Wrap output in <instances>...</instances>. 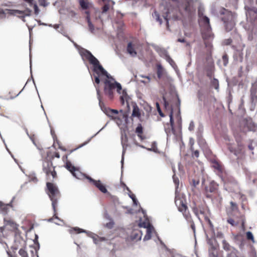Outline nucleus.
Listing matches in <instances>:
<instances>
[{
  "mask_svg": "<svg viewBox=\"0 0 257 257\" xmlns=\"http://www.w3.org/2000/svg\"><path fill=\"white\" fill-rule=\"evenodd\" d=\"M116 89V91L120 96V101L122 105H124L126 102L128 106V100L129 96L125 90H122V87L120 83L116 82L114 79L109 76V78L106 79L104 81V93L108 96L110 100H112L114 98V91Z\"/></svg>",
  "mask_w": 257,
  "mask_h": 257,
  "instance_id": "nucleus-1",
  "label": "nucleus"
},
{
  "mask_svg": "<svg viewBox=\"0 0 257 257\" xmlns=\"http://www.w3.org/2000/svg\"><path fill=\"white\" fill-rule=\"evenodd\" d=\"M199 16L201 18V23L202 26V36L204 40V45L207 49V54L209 56H211L212 45L210 39L213 38V34L211 32V28L210 25L209 19L202 14L199 13Z\"/></svg>",
  "mask_w": 257,
  "mask_h": 257,
  "instance_id": "nucleus-2",
  "label": "nucleus"
},
{
  "mask_svg": "<svg viewBox=\"0 0 257 257\" xmlns=\"http://www.w3.org/2000/svg\"><path fill=\"white\" fill-rule=\"evenodd\" d=\"M46 186L47 188V193L52 201V206L54 211L53 217L58 219L57 207L58 200L61 198L60 192L57 186L52 183L47 182Z\"/></svg>",
  "mask_w": 257,
  "mask_h": 257,
  "instance_id": "nucleus-3",
  "label": "nucleus"
},
{
  "mask_svg": "<svg viewBox=\"0 0 257 257\" xmlns=\"http://www.w3.org/2000/svg\"><path fill=\"white\" fill-rule=\"evenodd\" d=\"M81 55L88 60L89 63L94 66L93 71L97 75H100V73L107 78H109V75L107 71L104 69L102 66L99 64L98 60L91 54L88 50L83 49L81 51Z\"/></svg>",
  "mask_w": 257,
  "mask_h": 257,
  "instance_id": "nucleus-4",
  "label": "nucleus"
},
{
  "mask_svg": "<svg viewBox=\"0 0 257 257\" xmlns=\"http://www.w3.org/2000/svg\"><path fill=\"white\" fill-rule=\"evenodd\" d=\"M175 202L176 206L178 208V209L179 211L181 212L184 217L186 219L191 223V228L195 232V224L193 222L191 215L188 210V207L186 205V201L183 198H181L179 196H176L175 199Z\"/></svg>",
  "mask_w": 257,
  "mask_h": 257,
  "instance_id": "nucleus-5",
  "label": "nucleus"
},
{
  "mask_svg": "<svg viewBox=\"0 0 257 257\" xmlns=\"http://www.w3.org/2000/svg\"><path fill=\"white\" fill-rule=\"evenodd\" d=\"M205 196L211 200H221L222 198L218 191V184L214 181H211L205 188Z\"/></svg>",
  "mask_w": 257,
  "mask_h": 257,
  "instance_id": "nucleus-6",
  "label": "nucleus"
},
{
  "mask_svg": "<svg viewBox=\"0 0 257 257\" xmlns=\"http://www.w3.org/2000/svg\"><path fill=\"white\" fill-rule=\"evenodd\" d=\"M221 14L223 15L221 19L223 22L226 32L231 31L234 29L235 25L233 14L225 9H224V12Z\"/></svg>",
  "mask_w": 257,
  "mask_h": 257,
  "instance_id": "nucleus-7",
  "label": "nucleus"
},
{
  "mask_svg": "<svg viewBox=\"0 0 257 257\" xmlns=\"http://www.w3.org/2000/svg\"><path fill=\"white\" fill-rule=\"evenodd\" d=\"M105 113L111 119L114 120L118 125H121L123 121L127 123L128 117L125 113L119 115L117 110L110 108L106 109Z\"/></svg>",
  "mask_w": 257,
  "mask_h": 257,
  "instance_id": "nucleus-8",
  "label": "nucleus"
},
{
  "mask_svg": "<svg viewBox=\"0 0 257 257\" xmlns=\"http://www.w3.org/2000/svg\"><path fill=\"white\" fill-rule=\"evenodd\" d=\"M43 170L48 179H50V176L52 177L53 180L57 178V173L52 162L45 161L43 164Z\"/></svg>",
  "mask_w": 257,
  "mask_h": 257,
  "instance_id": "nucleus-9",
  "label": "nucleus"
},
{
  "mask_svg": "<svg viewBox=\"0 0 257 257\" xmlns=\"http://www.w3.org/2000/svg\"><path fill=\"white\" fill-rule=\"evenodd\" d=\"M12 250L7 251V253L10 257H29L27 252L24 248H21L18 251L19 255L16 253L17 248L12 247Z\"/></svg>",
  "mask_w": 257,
  "mask_h": 257,
  "instance_id": "nucleus-10",
  "label": "nucleus"
},
{
  "mask_svg": "<svg viewBox=\"0 0 257 257\" xmlns=\"http://www.w3.org/2000/svg\"><path fill=\"white\" fill-rule=\"evenodd\" d=\"M86 179L89 182L96 187L101 192L106 193L107 191L106 187L103 185L100 180H95L89 176H86Z\"/></svg>",
  "mask_w": 257,
  "mask_h": 257,
  "instance_id": "nucleus-11",
  "label": "nucleus"
},
{
  "mask_svg": "<svg viewBox=\"0 0 257 257\" xmlns=\"http://www.w3.org/2000/svg\"><path fill=\"white\" fill-rule=\"evenodd\" d=\"M237 147H235L232 146L231 145H228V149L231 153H233L235 156H237L238 155L242 154L243 148V145H242L241 142L238 141H237Z\"/></svg>",
  "mask_w": 257,
  "mask_h": 257,
  "instance_id": "nucleus-12",
  "label": "nucleus"
},
{
  "mask_svg": "<svg viewBox=\"0 0 257 257\" xmlns=\"http://www.w3.org/2000/svg\"><path fill=\"white\" fill-rule=\"evenodd\" d=\"M65 167L66 169L69 170L74 177H75L76 178L79 179V176L81 175L80 172L77 168L73 166L70 162L67 161L66 163Z\"/></svg>",
  "mask_w": 257,
  "mask_h": 257,
  "instance_id": "nucleus-13",
  "label": "nucleus"
},
{
  "mask_svg": "<svg viewBox=\"0 0 257 257\" xmlns=\"http://www.w3.org/2000/svg\"><path fill=\"white\" fill-rule=\"evenodd\" d=\"M243 124L248 131L255 132L257 129V125L253 122L251 118L243 120Z\"/></svg>",
  "mask_w": 257,
  "mask_h": 257,
  "instance_id": "nucleus-14",
  "label": "nucleus"
},
{
  "mask_svg": "<svg viewBox=\"0 0 257 257\" xmlns=\"http://www.w3.org/2000/svg\"><path fill=\"white\" fill-rule=\"evenodd\" d=\"M210 247L208 249L209 257H219V250L217 246L214 245L211 241H209Z\"/></svg>",
  "mask_w": 257,
  "mask_h": 257,
  "instance_id": "nucleus-15",
  "label": "nucleus"
},
{
  "mask_svg": "<svg viewBox=\"0 0 257 257\" xmlns=\"http://www.w3.org/2000/svg\"><path fill=\"white\" fill-rule=\"evenodd\" d=\"M246 15L251 20L257 21V8L255 7L249 8Z\"/></svg>",
  "mask_w": 257,
  "mask_h": 257,
  "instance_id": "nucleus-16",
  "label": "nucleus"
},
{
  "mask_svg": "<svg viewBox=\"0 0 257 257\" xmlns=\"http://www.w3.org/2000/svg\"><path fill=\"white\" fill-rule=\"evenodd\" d=\"M170 125L169 126V127L168 128H165V132L167 135H171V133H173L175 134V130L174 128V119H173V110H172L170 115Z\"/></svg>",
  "mask_w": 257,
  "mask_h": 257,
  "instance_id": "nucleus-17",
  "label": "nucleus"
},
{
  "mask_svg": "<svg viewBox=\"0 0 257 257\" xmlns=\"http://www.w3.org/2000/svg\"><path fill=\"white\" fill-rule=\"evenodd\" d=\"M141 114L142 110L139 108V106L136 104H134L131 117H136L141 120Z\"/></svg>",
  "mask_w": 257,
  "mask_h": 257,
  "instance_id": "nucleus-18",
  "label": "nucleus"
},
{
  "mask_svg": "<svg viewBox=\"0 0 257 257\" xmlns=\"http://www.w3.org/2000/svg\"><path fill=\"white\" fill-rule=\"evenodd\" d=\"M136 48V46L135 44H133L132 42H129L127 44L126 50L128 53H129L131 56L134 57L137 55Z\"/></svg>",
  "mask_w": 257,
  "mask_h": 257,
  "instance_id": "nucleus-19",
  "label": "nucleus"
},
{
  "mask_svg": "<svg viewBox=\"0 0 257 257\" xmlns=\"http://www.w3.org/2000/svg\"><path fill=\"white\" fill-rule=\"evenodd\" d=\"M135 132L141 140L143 141L146 139V137L144 135L143 127L141 123L138 124Z\"/></svg>",
  "mask_w": 257,
  "mask_h": 257,
  "instance_id": "nucleus-20",
  "label": "nucleus"
},
{
  "mask_svg": "<svg viewBox=\"0 0 257 257\" xmlns=\"http://www.w3.org/2000/svg\"><path fill=\"white\" fill-rule=\"evenodd\" d=\"M6 225L13 231L17 232L18 230L19 225L12 220L6 221Z\"/></svg>",
  "mask_w": 257,
  "mask_h": 257,
  "instance_id": "nucleus-21",
  "label": "nucleus"
},
{
  "mask_svg": "<svg viewBox=\"0 0 257 257\" xmlns=\"http://www.w3.org/2000/svg\"><path fill=\"white\" fill-rule=\"evenodd\" d=\"M12 207L10 203L4 204L0 201V210L4 214H7L10 208Z\"/></svg>",
  "mask_w": 257,
  "mask_h": 257,
  "instance_id": "nucleus-22",
  "label": "nucleus"
},
{
  "mask_svg": "<svg viewBox=\"0 0 257 257\" xmlns=\"http://www.w3.org/2000/svg\"><path fill=\"white\" fill-rule=\"evenodd\" d=\"M142 233L140 230H135L131 234V238L133 240H139L141 239Z\"/></svg>",
  "mask_w": 257,
  "mask_h": 257,
  "instance_id": "nucleus-23",
  "label": "nucleus"
},
{
  "mask_svg": "<svg viewBox=\"0 0 257 257\" xmlns=\"http://www.w3.org/2000/svg\"><path fill=\"white\" fill-rule=\"evenodd\" d=\"M222 247L225 250L230 252L232 251L233 249H235L234 247L230 245L225 240L222 241Z\"/></svg>",
  "mask_w": 257,
  "mask_h": 257,
  "instance_id": "nucleus-24",
  "label": "nucleus"
},
{
  "mask_svg": "<svg viewBox=\"0 0 257 257\" xmlns=\"http://www.w3.org/2000/svg\"><path fill=\"white\" fill-rule=\"evenodd\" d=\"M127 137L126 135H124V137H122L121 139V144L123 148V154L125 151L126 148L127 147L128 145L127 144Z\"/></svg>",
  "mask_w": 257,
  "mask_h": 257,
  "instance_id": "nucleus-25",
  "label": "nucleus"
},
{
  "mask_svg": "<svg viewBox=\"0 0 257 257\" xmlns=\"http://www.w3.org/2000/svg\"><path fill=\"white\" fill-rule=\"evenodd\" d=\"M79 4L83 10H87L89 8V4L88 2L84 0H79Z\"/></svg>",
  "mask_w": 257,
  "mask_h": 257,
  "instance_id": "nucleus-26",
  "label": "nucleus"
},
{
  "mask_svg": "<svg viewBox=\"0 0 257 257\" xmlns=\"http://www.w3.org/2000/svg\"><path fill=\"white\" fill-rule=\"evenodd\" d=\"M86 20L87 21L88 28L89 31L92 33H93L94 31V27L93 25L92 24V23L90 21V17L89 16H87L86 17Z\"/></svg>",
  "mask_w": 257,
  "mask_h": 257,
  "instance_id": "nucleus-27",
  "label": "nucleus"
},
{
  "mask_svg": "<svg viewBox=\"0 0 257 257\" xmlns=\"http://www.w3.org/2000/svg\"><path fill=\"white\" fill-rule=\"evenodd\" d=\"M213 167L217 170L219 172H222L223 171V167L222 165L217 161H214L213 163Z\"/></svg>",
  "mask_w": 257,
  "mask_h": 257,
  "instance_id": "nucleus-28",
  "label": "nucleus"
},
{
  "mask_svg": "<svg viewBox=\"0 0 257 257\" xmlns=\"http://www.w3.org/2000/svg\"><path fill=\"white\" fill-rule=\"evenodd\" d=\"M73 232H74L75 233H80L82 232H85V230L79 227H75L70 230V233H72Z\"/></svg>",
  "mask_w": 257,
  "mask_h": 257,
  "instance_id": "nucleus-29",
  "label": "nucleus"
},
{
  "mask_svg": "<svg viewBox=\"0 0 257 257\" xmlns=\"http://www.w3.org/2000/svg\"><path fill=\"white\" fill-rule=\"evenodd\" d=\"M164 70L162 67L160 65L157 67V76L159 78H161L163 75Z\"/></svg>",
  "mask_w": 257,
  "mask_h": 257,
  "instance_id": "nucleus-30",
  "label": "nucleus"
},
{
  "mask_svg": "<svg viewBox=\"0 0 257 257\" xmlns=\"http://www.w3.org/2000/svg\"><path fill=\"white\" fill-rule=\"evenodd\" d=\"M153 16L154 18L156 19V21L160 23V25L162 24V20L160 18V15L157 12L155 11L154 14H153Z\"/></svg>",
  "mask_w": 257,
  "mask_h": 257,
  "instance_id": "nucleus-31",
  "label": "nucleus"
},
{
  "mask_svg": "<svg viewBox=\"0 0 257 257\" xmlns=\"http://www.w3.org/2000/svg\"><path fill=\"white\" fill-rule=\"evenodd\" d=\"M246 237L247 240H251L252 242H254L253 235L250 231L246 232Z\"/></svg>",
  "mask_w": 257,
  "mask_h": 257,
  "instance_id": "nucleus-32",
  "label": "nucleus"
},
{
  "mask_svg": "<svg viewBox=\"0 0 257 257\" xmlns=\"http://www.w3.org/2000/svg\"><path fill=\"white\" fill-rule=\"evenodd\" d=\"M237 252L236 249H233L232 251L227 253L226 257H238L237 255Z\"/></svg>",
  "mask_w": 257,
  "mask_h": 257,
  "instance_id": "nucleus-33",
  "label": "nucleus"
},
{
  "mask_svg": "<svg viewBox=\"0 0 257 257\" xmlns=\"http://www.w3.org/2000/svg\"><path fill=\"white\" fill-rule=\"evenodd\" d=\"M211 85L215 89H218L219 88V82L217 79L214 78L211 81Z\"/></svg>",
  "mask_w": 257,
  "mask_h": 257,
  "instance_id": "nucleus-34",
  "label": "nucleus"
},
{
  "mask_svg": "<svg viewBox=\"0 0 257 257\" xmlns=\"http://www.w3.org/2000/svg\"><path fill=\"white\" fill-rule=\"evenodd\" d=\"M151 232H152L151 228H148V230H147V234L145 236L144 240H146L150 239L151 237Z\"/></svg>",
  "mask_w": 257,
  "mask_h": 257,
  "instance_id": "nucleus-35",
  "label": "nucleus"
},
{
  "mask_svg": "<svg viewBox=\"0 0 257 257\" xmlns=\"http://www.w3.org/2000/svg\"><path fill=\"white\" fill-rule=\"evenodd\" d=\"M139 225L141 227L147 228V230H148V228H151V225L149 223H147V222H146L145 221L142 222H140L139 223Z\"/></svg>",
  "mask_w": 257,
  "mask_h": 257,
  "instance_id": "nucleus-36",
  "label": "nucleus"
},
{
  "mask_svg": "<svg viewBox=\"0 0 257 257\" xmlns=\"http://www.w3.org/2000/svg\"><path fill=\"white\" fill-rule=\"evenodd\" d=\"M95 87H96V92H97V98H98V99L99 100V105H101V103L102 102V101H101V95H100V90H99V88H98V86H95Z\"/></svg>",
  "mask_w": 257,
  "mask_h": 257,
  "instance_id": "nucleus-37",
  "label": "nucleus"
},
{
  "mask_svg": "<svg viewBox=\"0 0 257 257\" xmlns=\"http://www.w3.org/2000/svg\"><path fill=\"white\" fill-rule=\"evenodd\" d=\"M193 212L197 216H198L200 214H202L203 212L202 211L199 210L197 207H194L192 208Z\"/></svg>",
  "mask_w": 257,
  "mask_h": 257,
  "instance_id": "nucleus-38",
  "label": "nucleus"
},
{
  "mask_svg": "<svg viewBox=\"0 0 257 257\" xmlns=\"http://www.w3.org/2000/svg\"><path fill=\"white\" fill-rule=\"evenodd\" d=\"M166 60L170 63V64L171 65H172V66H173L174 65H175V62L169 56H167Z\"/></svg>",
  "mask_w": 257,
  "mask_h": 257,
  "instance_id": "nucleus-39",
  "label": "nucleus"
},
{
  "mask_svg": "<svg viewBox=\"0 0 257 257\" xmlns=\"http://www.w3.org/2000/svg\"><path fill=\"white\" fill-rule=\"evenodd\" d=\"M227 221L228 223L230 224L232 226H236L238 224L237 223L235 222L234 221V220L231 218H228L227 220Z\"/></svg>",
  "mask_w": 257,
  "mask_h": 257,
  "instance_id": "nucleus-40",
  "label": "nucleus"
},
{
  "mask_svg": "<svg viewBox=\"0 0 257 257\" xmlns=\"http://www.w3.org/2000/svg\"><path fill=\"white\" fill-rule=\"evenodd\" d=\"M191 151L192 152V156H195L196 158H198L199 157V151L198 150L194 151L193 150L192 147H191Z\"/></svg>",
  "mask_w": 257,
  "mask_h": 257,
  "instance_id": "nucleus-41",
  "label": "nucleus"
},
{
  "mask_svg": "<svg viewBox=\"0 0 257 257\" xmlns=\"http://www.w3.org/2000/svg\"><path fill=\"white\" fill-rule=\"evenodd\" d=\"M114 224V222L113 221H110L106 224L105 226L109 229H111L113 227Z\"/></svg>",
  "mask_w": 257,
  "mask_h": 257,
  "instance_id": "nucleus-42",
  "label": "nucleus"
},
{
  "mask_svg": "<svg viewBox=\"0 0 257 257\" xmlns=\"http://www.w3.org/2000/svg\"><path fill=\"white\" fill-rule=\"evenodd\" d=\"M222 60L224 66H226L228 63V56L226 54L223 55Z\"/></svg>",
  "mask_w": 257,
  "mask_h": 257,
  "instance_id": "nucleus-43",
  "label": "nucleus"
},
{
  "mask_svg": "<svg viewBox=\"0 0 257 257\" xmlns=\"http://www.w3.org/2000/svg\"><path fill=\"white\" fill-rule=\"evenodd\" d=\"M39 5L41 6L46 7L48 3L46 2V0H38Z\"/></svg>",
  "mask_w": 257,
  "mask_h": 257,
  "instance_id": "nucleus-44",
  "label": "nucleus"
},
{
  "mask_svg": "<svg viewBox=\"0 0 257 257\" xmlns=\"http://www.w3.org/2000/svg\"><path fill=\"white\" fill-rule=\"evenodd\" d=\"M34 9V13L36 15H38L39 13V9L38 8V6L36 3L34 4L32 6Z\"/></svg>",
  "mask_w": 257,
  "mask_h": 257,
  "instance_id": "nucleus-45",
  "label": "nucleus"
},
{
  "mask_svg": "<svg viewBox=\"0 0 257 257\" xmlns=\"http://www.w3.org/2000/svg\"><path fill=\"white\" fill-rule=\"evenodd\" d=\"M230 205H231V209L232 210H236L238 209L237 204L232 201L230 202Z\"/></svg>",
  "mask_w": 257,
  "mask_h": 257,
  "instance_id": "nucleus-46",
  "label": "nucleus"
},
{
  "mask_svg": "<svg viewBox=\"0 0 257 257\" xmlns=\"http://www.w3.org/2000/svg\"><path fill=\"white\" fill-rule=\"evenodd\" d=\"M109 9V6L108 4H105L102 9V13H105Z\"/></svg>",
  "mask_w": 257,
  "mask_h": 257,
  "instance_id": "nucleus-47",
  "label": "nucleus"
},
{
  "mask_svg": "<svg viewBox=\"0 0 257 257\" xmlns=\"http://www.w3.org/2000/svg\"><path fill=\"white\" fill-rule=\"evenodd\" d=\"M232 41L231 39H230V38L227 39H225L224 40L223 44L225 45H229L232 43Z\"/></svg>",
  "mask_w": 257,
  "mask_h": 257,
  "instance_id": "nucleus-48",
  "label": "nucleus"
},
{
  "mask_svg": "<svg viewBox=\"0 0 257 257\" xmlns=\"http://www.w3.org/2000/svg\"><path fill=\"white\" fill-rule=\"evenodd\" d=\"M95 82L98 84L100 83V79H99V75H97L96 76H94Z\"/></svg>",
  "mask_w": 257,
  "mask_h": 257,
  "instance_id": "nucleus-49",
  "label": "nucleus"
},
{
  "mask_svg": "<svg viewBox=\"0 0 257 257\" xmlns=\"http://www.w3.org/2000/svg\"><path fill=\"white\" fill-rule=\"evenodd\" d=\"M185 10L187 12H190L191 11L190 10V4L189 3H187L185 7Z\"/></svg>",
  "mask_w": 257,
  "mask_h": 257,
  "instance_id": "nucleus-50",
  "label": "nucleus"
},
{
  "mask_svg": "<svg viewBox=\"0 0 257 257\" xmlns=\"http://www.w3.org/2000/svg\"><path fill=\"white\" fill-rule=\"evenodd\" d=\"M194 122L193 121H191L189 124V130L191 131L194 130Z\"/></svg>",
  "mask_w": 257,
  "mask_h": 257,
  "instance_id": "nucleus-51",
  "label": "nucleus"
},
{
  "mask_svg": "<svg viewBox=\"0 0 257 257\" xmlns=\"http://www.w3.org/2000/svg\"><path fill=\"white\" fill-rule=\"evenodd\" d=\"M25 2H26V3H28L29 4V6L32 7L33 4H34V0H24Z\"/></svg>",
  "mask_w": 257,
  "mask_h": 257,
  "instance_id": "nucleus-52",
  "label": "nucleus"
},
{
  "mask_svg": "<svg viewBox=\"0 0 257 257\" xmlns=\"http://www.w3.org/2000/svg\"><path fill=\"white\" fill-rule=\"evenodd\" d=\"M130 196L133 199V200L134 202V203H136V199L135 195L134 194H132V195H130Z\"/></svg>",
  "mask_w": 257,
  "mask_h": 257,
  "instance_id": "nucleus-53",
  "label": "nucleus"
},
{
  "mask_svg": "<svg viewBox=\"0 0 257 257\" xmlns=\"http://www.w3.org/2000/svg\"><path fill=\"white\" fill-rule=\"evenodd\" d=\"M156 107L158 112H160V111H162L158 102L156 103Z\"/></svg>",
  "mask_w": 257,
  "mask_h": 257,
  "instance_id": "nucleus-54",
  "label": "nucleus"
},
{
  "mask_svg": "<svg viewBox=\"0 0 257 257\" xmlns=\"http://www.w3.org/2000/svg\"><path fill=\"white\" fill-rule=\"evenodd\" d=\"M87 143H88V142H86L84 143L83 144H81V145H79V146H78L77 148H76L75 149H74V150H76V149H78V148H81V147H83V146H84L85 145H86V144H87Z\"/></svg>",
  "mask_w": 257,
  "mask_h": 257,
  "instance_id": "nucleus-55",
  "label": "nucleus"
},
{
  "mask_svg": "<svg viewBox=\"0 0 257 257\" xmlns=\"http://www.w3.org/2000/svg\"><path fill=\"white\" fill-rule=\"evenodd\" d=\"M207 76L209 78H211L212 76V72L211 71L208 72L207 73Z\"/></svg>",
  "mask_w": 257,
  "mask_h": 257,
  "instance_id": "nucleus-56",
  "label": "nucleus"
},
{
  "mask_svg": "<svg viewBox=\"0 0 257 257\" xmlns=\"http://www.w3.org/2000/svg\"><path fill=\"white\" fill-rule=\"evenodd\" d=\"M177 42L184 43V42H185V40L184 39L179 38L177 40Z\"/></svg>",
  "mask_w": 257,
  "mask_h": 257,
  "instance_id": "nucleus-57",
  "label": "nucleus"
},
{
  "mask_svg": "<svg viewBox=\"0 0 257 257\" xmlns=\"http://www.w3.org/2000/svg\"><path fill=\"white\" fill-rule=\"evenodd\" d=\"M54 157L56 158H60L59 153L58 152H55L54 153Z\"/></svg>",
  "mask_w": 257,
  "mask_h": 257,
  "instance_id": "nucleus-58",
  "label": "nucleus"
},
{
  "mask_svg": "<svg viewBox=\"0 0 257 257\" xmlns=\"http://www.w3.org/2000/svg\"><path fill=\"white\" fill-rule=\"evenodd\" d=\"M193 185L194 186H195L196 185H198L199 183V181H197V182H196L195 180H193Z\"/></svg>",
  "mask_w": 257,
  "mask_h": 257,
  "instance_id": "nucleus-59",
  "label": "nucleus"
},
{
  "mask_svg": "<svg viewBox=\"0 0 257 257\" xmlns=\"http://www.w3.org/2000/svg\"><path fill=\"white\" fill-rule=\"evenodd\" d=\"M159 113L160 115L162 117H164V114L162 112V111H160V112H159Z\"/></svg>",
  "mask_w": 257,
  "mask_h": 257,
  "instance_id": "nucleus-60",
  "label": "nucleus"
},
{
  "mask_svg": "<svg viewBox=\"0 0 257 257\" xmlns=\"http://www.w3.org/2000/svg\"><path fill=\"white\" fill-rule=\"evenodd\" d=\"M248 148H249L250 150H253V149L251 145H249V146H248Z\"/></svg>",
  "mask_w": 257,
  "mask_h": 257,
  "instance_id": "nucleus-61",
  "label": "nucleus"
},
{
  "mask_svg": "<svg viewBox=\"0 0 257 257\" xmlns=\"http://www.w3.org/2000/svg\"><path fill=\"white\" fill-rule=\"evenodd\" d=\"M164 19L166 20V21L167 22V24L168 25V19L167 18V17H164Z\"/></svg>",
  "mask_w": 257,
  "mask_h": 257,
  "instance_id": "nucleus-62",
  "label": "nucleus"
},
{
  "mask_svg": "<svg viewBox=\"0 0 257 257\" xmlns=\"http://www.w3.org/2000/svg\"><path fill=\"white\" fill-rule=\"evenodd\" d=\"M122 185H123V186H125V187H126V189H127V190H129V188H128L127 187H126V185H125V184H124V183H123Z\"/></svg>",
  "mask_w": 257,
  "mask_h": 257,
  "instance_id": "nucleus-63",
  "label": "nucleus"
},
{
  "mask_svg": "<svg viewBox=\"0 0 257 257\" xmlns=\"http://www.w3.org/2000/svg\"><path fill=\"white\" fill-rule=\"evenodd\" d=\"M101 239V240H105L104 238H101V239Z\"/></svg>",
  "mask_w": 257,
  "mask_h": 257,
  "instance_id": "nucleus-64",
  "label": "nucleus"
}]
</instances>
